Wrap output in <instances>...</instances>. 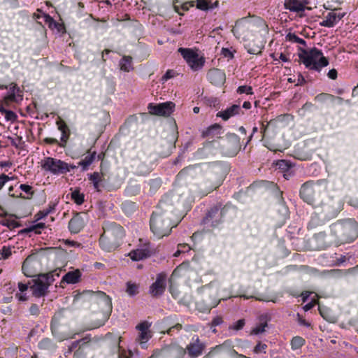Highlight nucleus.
<instances>
[{
	"label": "nucleus",
	"mask_w": 358,
	"mask_h": 358,
	"mask_svg": "<svg viewBox=\"0 0 358 358\" xmlns=\"http://www.w3.org/2000/svg\"><path fill=\"white\" fill-rule=\"evenodd\" d=\"M13 248L4 245L0 250V259H7L12 255Z\"/></svg>",
	"instance_id": "72a5a7b5"
},
{
	"label": "nucleus",
	"mask_w": 358,
	"mask_h": 358,
	"mask_svg": "<svg viewBox=\"0 0 358 358\" xmlns=\"http://www.w3.org/2000/svg\"><path fill=\"white\" fill-rule=\"evenodd\" d=\"M120 70L124 72L133 71L132 57L131 56H123L119 62Z\"/></svg>",
	"instance_id": "393cba45"
},
{
	"label": "nucleus",
	"mask_w": 358,
	"mask_h": 358,
	"mask_svg": "<svg viewBox=\"0 0 358 358\" xmlns=\"http://www.w3.org/2000/svg\"><path fill=\"white\" fill-rule=\"evenodd\" d=\"M110 52V50H108V49H106L103 51L102 52V59L103 61H106V59H105V55H108Z\"/></svg>",
	"instance_id": "338daca9"
},
{
	"label": "nucleus",
	"mask_w": 358,
	"mask_h": 358,
	"mask_svg": "<svg viewBox=\"0 0 358 358\" xmlns=\"http://www.w3.org/2000/svg\"><path fill=\"white\" fill-rule=\"evenodd\" d=\"M13 222H14L13 221L8 220V219H5V220H3L0 221V224L1 225L6 226V227H13Z\"/></svg>",
	"instance_id": "864d4df0"
},
{
	"label": "nucleus",
	"mask_w": 358,
	"mask_h": 358,
	"mask_svg": "<svg viewBox=\"0 0 358 358\" xmlns=\"http://www.w3.org/2000/svg\"><path fill=\"white\" fill-rule=\"evenodd\" d=\"M245 320L241 319V320H238V321H236V322H234L229 327V329L235 330V331H238V330L242 329L243 328V327L245 326Z\"/></svg>",
	"instance_id": "a19ab883"
},
{
	"label": "nucleus",
	"mask_w": 358,
	"mask_h": 358,
	"mask_svg": "<svg viewBox=\"0 0 358 358\" xmlns=\"http://www.w3.org/2000/svg\"><path fill=\"white\" fill-rule=\"evenodd\" d=\"M251 26H252V24L248 22H237L232 31L238 38L245 39L247 36V35L245 34V31L250 29Z\"/></svg>",
	"instance_id": "412c9836"
},
{
	"label": "nucleus",
	"mask_w": 358,
	"mask_h": 358,
	"mask_svg": "<svg viewBox=\"0 0 358 358\" xmlns=\"http://www.w3.org/2000/svg\"><path fill=\"white\" fill-rule=\"evenodd\" d=\"M8 94L4 96L6 101H17L22 99V95L20 94V90L15 83L8 85Z\"/></svg>",
	"instance_id": "a211bd4d"
},
{
	"label": "nucleus",
	"mask_w": 358,
	"mask_h": 358,
	"mask_svg": "<svg viewBox=\"0 0 358 358\" xmlns=\"http://www.w3.org/2000/svg\"><path fill=\"white\" fill-rule=\"evenodd\" d=\"M273 164L275 169L279 170V171L282 173L283 177L286 180H288L292 176H293V165L289 161L285 159L277 160L274 162Z\"/></svg>",
	"instance_id": "4468645a"
},
{
	"label": "nucleus",
	"mask_w": 358,
	"mask_h": 358,
	"mask_svg": "<svg viewBox=\"0 0 358 358\" xmlns=\"http://www.w3.org/2000/svg\"><path fill=\"white\" fill-rule=\"evenodd\" d=\"M12 165V163L9 161L1 162L0 166L1 167H10Z\"/></svg>",
	"instance_id": "680f3d73"
},
{
	"label": "nucleus",
	"mask_w": 358,
	"mask_h": 358,
	"mask_svg": "<svg viewBox=\"0 0 358 358\" xmlns=\"http://www.w3.org/2000/svg\"><path fill=\"white\" fill-rule=\"evenodd\" d=\"M243 107L245 109H250L251 108V103L250 101H245L243 104Z\"/></svg>",
	"instance_id": "0e129e2a"
},
{
	"label": "nucleus",
	"mask_w": 358,
	"mask_h": 358,
	"mask_svg": "<svg viewBox=\"0 0 358 358\" xmlns=\"http://www.w3.org/2000/svg\"><path fill=\"white\" fill-rule=\"evenodd\" d=\"M228 208L222 203H217L210 208L202 219V224L210 227H216L222 222Z\"/></svg>",
	"instance_id": "423d86ee"
},
{
	"label": "nucleus",
	"mask_w": 358,
	"mask_h": 358,
	"mask_svg": "<svg viewBox=\"0 0 358 358\" xmlns=\"http://www.w3.org/2000/svg\"><path fill=\"white\" fill-rule=\"evenodd\" d=\"M150 327V324L146 321L142 322L136 326V329L140 331L139 340L142 343H146L151 338Z\"/></svg>",
	"instance_id": "aec40b11"
},
{
	"label": "nucleus",
	"mask_w": 358,
	"mask_h": 358,
	"mask_svg": "<svg viewBox=\"0 0 358 358\" xmlns=\"http://www.w3.org/2000/svg\"><path fill=\"white\" fill-rule=\"evenodd\" d=\"M217 6V1L215 3V5L211 3V0H197L196 1V8L202 10H207L209 8H213Z\"/></svg>",
	"instance_id": "c85d7f7f"
},
{
	"label": "nucleus",
	"mask_w": 358,
	"mask_h": 358,
	"mask_svg": "<svg viewBox=\"0 0 358 358\" xmlns=\"http://www.w3.org/2000/svg\"><path fill=\"white\" fill-rule=\"evenodd\" d=\"M222 127L214 124L202 131L201 136L204 138L212 139L220 138L222 134Z\"/></svg>",
	"instance_id": "6ab92c4d"
},
{
	"label": "nucleus",
	"mask_w": 358,
	"mask_h": 358,
	"mask_svg": "<svg viewBox=\"0 0 358 358\" xmlns=\"http://www.w3.org/2000/svg\"><path fill=\"white\" fill-rule=\"evenodd\" d=\"M311 294H312L311 292H306L303 293L302 294L303 301L306 302Z\"/></svg>",
	"instance_id": "e2e57ef3"
},
{
	"label": "nucleus",
	"mask_w": 358,
	"mask_h": 358,
	"mask_svg": "<svg viewBox=\"0 0 358 358\" xmlns=\"http://www.w3.org/2000/svg\"><path fill=\"white\" fill-rule=\"evenodd\" d=\"M14 180V177H9L6 174H1L0 176V190L2 189L6 182Z\"/></svg>",
	"instance_id": "37998d69"
},
{
	"label": "nucleus",
	"mask_w": 358,
	"mask_h": 358,
	"mask_svg": "<svg viewBox=\"0 0 358 358\" xmlns=\"http://www.w3.org/2000/svg\"><path fill=\"white\" fill-rule=\"evenodd\" d=\"M43 15H48V14L43 13L41 10L38 9L34 13V18L37 21V22L40 24H42L43 23H46V19Z\"/></svg>",
	"instance_id": "f704fd0d"
},
{
	"label": "nucleus",
	"mask_w": 358,
	"mask_h": 358,
	"mask_svg": "<svg viewBox=\"0 0 358 358\" xmlns=\"http://www.w3.org/2000/svg\"><path fill=\"white\" fill-rule=\"evenodd\" d=\"M299 58L307 69L317 72L329 65L328 59L316 48L310 50L301 49Z\"/></svg>",
	"instance_id": "f03ea898"
},
{
	"label": "nucleus",
	"mask_w": 358,
	"mask_h": 358,
	"mask_svg": "<svg viewBox=\"0 0 358 358\" xmlns=\"http://www.w3.org/2000/svg\"><path fill=\"white\" fill-rule=\"evenodd\" d=\"M18 288L20 292H24L28 289V285L27 284H24L22 282L18 283Z\"/></svg>",
	"instance_id": "13d9d810"
},
{
	"label": "nucleus",
	"mask_w": 358,
	"mask_h": 358,
	"mask_svg": "<svg viewBox=\"0 0 358 358\" xmlns=\"http://www.w3.org/2000/svg\"><path fill=\"white\" fill-rule=\"evenodd\" d=\"M328 77L332 80H335L337 78V71L336 69H331L328 72Z\"/></svg>",
	"instance_id": "5fc2aeb1"
},
{
	"label": "nucleus",
	"mask_w": 358,
	"mask_h": 358,
	"mask_svg": "<svg viewBox=\"0 0 358 358\" xmlns=\"http://www.w3.org/2000/svg\"><path fill=\"white\" fill-rule=\"evenodd\" d=\"M279 59L283 62H289L290 61V59L289 57V56L283 54V53H281L280 55V57H279Z\"/></svg>",
	"instance_id": "bf43d9fd"
},
{
	"label": "nucleus",
	"mask_w": 358,
	"mask_h": 358,
	"mask_svg": "<svg viewBox=\"0 0 358 358\" xmlns=\"http://www.w3.org/2000/svg\"><path fill=\"white\" fill-rule=\"evenodd\" d=\"M205 348V343L200 341L198 336H194L186 346L185 350L191 358H196L202 355Z\"/></svg>",
	"instance_id": "ddd939ff"
},
{
	"label": "nucleus",
	"mask_w": 358,
	"mask_h": 358,
	"mask_svg": "<svg viewBox=\"0 0 358 358\" xmlns=\"http://www.w3.org/2000/svg\"><path fill=\"white\" fill-rule=\"evenodd\" d=\"M181 329H182V325L180 324H177L173 326L172 327H171L168 330L167 333L169 334H171L172 332L174 331L175 329L177 330V331H180Z\"/></svg>",
	"instance_id": "6e6d98bb"
},
{
	"label": "nucleus",
	"mask_w": 358,
	"mask_h": 358,
	"mask_svg": "<svg viewBox=\"0 0 358 358\" xmlns=\"http://www.w3.org/2000/svg\"><path fill=\"white\" fill-rule=\"evenodd\" d=\"M153 252L150 241L140 238L138 247L132 250L128 256L132 261L138 262L150 257Z\"/></svg>",
	"instance_id": "1a4fd4ad"
},
{
	"label": "nucleus",
	"mask_w": 358,
	"mask_h": 358,
	"mask_svg": "<svg viewBox=\"0 0 358 358\" xmlns=\"http://www.w3.org/2000/svg\"><path fill=\"white\" fill-rule=\"evenodd\" d=\"M43 16L46 19L45 24H48V27L51 30H52V31L56 30L58 33L63 31V30L64 29V27L62 24L55 21L54 19L52 17H51L50 15H43Z\"/></svg>",
	"instance_id": "bb28decb"
},
{
	"label": "nucleus",
	"mask_w": 358,
	"mask_h": 358,
	"mask_svg": "<svg viewBox=\"0 0 358 358\" xmlns=\"http://www.w3.org/2000/svg\"><path fill=\"white\" fill-rule=\"evenodd\" d=\"M5 118L7 121L15 122L16 121L17 116V115L12 110H6L3 113Z\"/></svg>",
	"instance_id": "ea45409f"
},
{
	"label": "nucleus",
	"mask_w": 358,
	"mask_h": 358,
	"mask_svg": "<svg viewBox=\"0 0 358 358\" xmlns=\"http://www.w3.org/2000/svg\"><path fill=\"white\" fill-rule=\"evenodd\" d=\"M238 94H253V90L251 86L248 85H241L239 86L236 90Z\"/></svg>",
	"instance_id": "e433bc0d"
},
{
	"label": "nucleus",
	"mask_w": 358,
	"mask_h": 358,
	"mask_svg": "<svg viewBox=\"0 0 358 358\" xmlns=\"http://www.w3.org/2000/svg\"><path fill=\"white\" fill-rule=\"evenodd\" d=\"M310 3V0H285V8L292 12H303L306 6Z\"/></svg>",
	"instance_id": "dca6fc26"
},
{
	"label": "nucleus",
	"mask_w": 358,
	"mask_h": 358,
	"mask_svg": "<svg viewBox=\"0 0 358 358\" xmlns=\"http://www.w3.org/2000/svg\"><path fill=\"white\" fill-rule=\"evenodd\" d=\"M71 199L77 205H82L85 201V194L79 188L71 189Z\"/></svg>",
	"instance_id": "a878e982"
},
{
	"label": "nucleus",
	"mask_w": 358,
	"mask_h": 358,
	"mask_svg": "<svg viewBox=\"0 0 358 358\" xmlns=\"http://www.w3.org/2000/svg\"><path fill=\"white\" fill-rule=\"evenodd\" d=\"M120 237H103L100 238V243L104 250H110L115 248L117 240Z\"/></svg>",
	"instance_id": "b1692460"
},
{
	"label": "nucleus",
	"mask_w": 358,
	"mask_h": 358,
	"mask_svg": "<svg viewBox=\"0 0 358 358\" xmlns=\"http://www.w3.org/2000/svg\"><path fill=\"white\" fill-rule=\"evenodd\" d=\"M138 285L136 284L131 282L127 284V292L131 296H134L138 293Z\"/></svg>",
	"instance_id": "4c0bfd02"
},
{
	"label": "nucleus",
	"mask_w": 358,
	"mask_h": 358,
	"mask_svg": "<svg viewBox=\"0 0 358 358\" xmlns=\"http://www.w3.org/2000/svg\"><path fill=\"white\" fill-rule=\"evenodd\" d=\"M306 343L303 338L301 336H294L291 341V347L293 350L300 349Z\"/></svg>",
	"instance_id": "2f4dec72"
},
{
	"label": "nucleus",
	"mask_w": 358,
	"mask_h": 358,
	"mask_svg": "<svg viewBox=\"0 0 358 358\" xmlns=\"http://www.w3.org/2000/svg\"><path fill=\"white\" fill-rule=\"evenodd\" d=\"M175 109V103L167 101L161 103H150L148 106V113L152 115L169 116Z\"/></svg>",
	"instance_id": "9b49d317"
},
{
	"label": "nucleus",
	"mask_w": 358,
	"mask_h": 358,
	"mask_svg": "<svg viewBox=\"0 0 358 358\" xmlns=\"http://www.w3.org/2000/svg\"><path fill=\"white\" fill-rule=\"evenodd\" d=\"M345 15V13L333 10L327 14L325 19L320 22V25L325 27H333Z\"/></svg>",
	"instance_id": "2eb2a0df"
},
{
	"label": "nucleus",
	"mask_w": 358,
	"mask_h": 358,
	"mask_svg": "<svg viewBox=\"0 0 358 358\" xmlns=\"http://www.w3.org/2000/svg\"><path fill=\"white\" fill-rule=\"evenodd\" d=\"M166 287V274L160 273L157 275L155 281L150 286L149 293L154 297L163 294Z\"/></svg>",
	"instance_id": "f8f14e48"
},
{
	"label": "nucleus",
	"mask_w": 358,
	"mask_h": 358,
	"mask_svg": "<svg viewBox=\"0 0 358 358\" xmlns=\"http://www.w3.org/2000/svg\"><path fill=\"white\" fill-rule=\"evenodd\" d=\"M297 317H298V322H299V324H301L302 326H305V327H310V324L309 322H306V320L302 316H301L299 314H297Z\"/></svg>",
	"instance_id": "8fccbe9b"
},
{
	"label": "nucleus",
	"mask_w": 358,
	"mask_h": 358,
	"mask_svg": "<svg viewBox=\"0 0 358 358\" xmlns=\"http://www.w3.org/2000/svg\"><path fill=\"white\" fill-rule=\"evenodd\" d=\"M30 313L33 315H38L40 310L39 307L36 304H32L29 308Z\"/></svg>",
	"instance_id": "de8ad7c7"
},
{
	"label": "nucleus",
	"mask_w": 358,
	"mask_h": 358,
	"mask_svg": "<svg viewBox=\"0 0 358 358\" xmlns=\"http://www.w3.org/2000/svg\"><path fill=\"white\" fill-rule=\"evenodd\" d=\"M327 192V183L325 180H309L301 185L300 196L313 207H320L324 204Z\"/></svg>",
	"instance_id": "f257e3e1"
},
{
	"label": "nucleus",
	"mask_w": 358,
	"mask_h": 358,
	"mask_svg": "<svg viewBox=\"0 0 358 358\" xmlns=\"http://www.w3.org/2000/svg\"><path fill=\"white\" fill-rule=\"evenodd\" d=\"M15 296L20 301H25L27 300V296L24 292H20V293L16 294Z\"/></svg>",
	"instance_id": "603ef678"
},
{
	"label": "nucleus",
	"mask_w": 358,
	"mask_h": 358,
	"mask_svg": "<svg viewBox=\"0 0 358 358\" xmlns=\"http://www.w3.org/2000/svg\"><path fill=\"white\" fill-rule=\"evenodd\" d=\"M240 110V106L238 105L234 104L229 108H227L224 110H222L217 113V116L226 121L230 117L238 114Z\"/></svg>",
	"instance_id": "4be33fe9"
},
{
	"label": "nucleus",
	"mask_w": 358,
	"mask_h": 358,
	"mask_svg": "<svg viewBox=\"0 0 358 358\" xmlns=\"http://www.w3.org/2000/svg\"><path fill=\"white\" fill-rule=\"evenodd\" d=\"M173 226L167 213L157 210L152 213L150 220V229L159 238L168 236Z\"/></svg>",
	"instance_id": "20e7f679"
},
{
	"label": "nucleus",
	"mask_w": 358,
	"mask_h": 358,
	"mask_svg": "<svg viewBox=\"0 0 358 358\" xmlns=\"http://www.w3.org/2000/svg\"><path fill=\"white\" fill-rule=\"evenodd\" d=\"M20 188L22 191L24 192L27 194H32L31 189L32 187L27 184H21Z\"/></svg>",
	"instance_id": "09e8293b"
},
{
	"label": "nucleus",
	"mask_w": 358,
	"mask_h": 358,
	"mask_svg": "<svg viewBox=\"0 0 358 358\" xmlns=\"http://www.w3.org/2000/svg\"><path fill=\"white\" fill-rule=\"evenodd\" d=\"M96 152L95 151L90 152L89 155L85 157V158L80 161V165L83 168L86 169L92 164L96 158Z\"/></svg>",
	"instance_id": "7c9ffc66"
},
{
	"label": "nucleus",
	"mask_w": 358,
	"mask_h": 358,
	"mask_svg": "<svg viewBox=\"0 0 358 358\" xmlns=\"http://www.w3.org/2000/svg\"><path fill=\"white\" fill-rule=\"evenodd\" d=\"M267 326L268 324L266 321L262 322L251 330L250 334L259 335L260 334H262L266 331V327Z\"/></svg>",
	"instance_id": "473e14b6"
},
{
	"label": "nucleus",
	"mask_w": 358,
	"mask_h": 358,
	"mask_svg": "<svg viewBox=\"0 0 358 358\" xmlns=\"http://www.w3.org/2000/svg\"><path fill=\"white\" fill-rule=\"evenodd\" d=\"M335 231L340 241L352 242L358 237V222L354 220L342 221L335 225Z\"/></svg>",
	"instance_id": "39448f33"
},
{
	"label": "nucleus",
	"mask_w": 358,
	"mask_h": 358,
	"mask_svg": "<svg viewBox=\"0 0 358 358\" xmlns=\"http://www.w3.org/2000/svg\"><path fill=\"white\" fill-rule=\"evenodd\" d=\"M208 78L210 82L215 85H222L226 80L224 72L217 69H210L208 73Z\"/></svg>",
	"instance_id": "f3484780"
},
{
	"label": "nucleus",
	"mask_w": 358,
	"mask_h": 358,
	"mask_svg": "<svg viewBox=\"0 0 358 358\" xmlns=\"http://www.w3.org/2000/svg\"><path fill=\"white\" fill-rule=\"evenodd\" d=\"M222 52L225 57L229 56L232 57L233 56L232 53L227 48H222Z\"/></svg>",
	"instance_id": "052dcab7"
},
{
	"label": "nucleus",
	"mask_w": 358,
	"mask_h": 358,
	"mask_svg": "<svg viewBox=\"0 0 358 358\" xmlns=\"http://www.w3.org/2000/svg\"><path fill=\"white\" fill-rule=\"evenodd\" d=\"M220 348V345H217V346H215V348H213L210 350V352H208V355H209V356H210V355H211L214 352V351H215L216 350H219Z\"/></svg>",
	"instance_id": "69168bd1"
},
{
	"label": "nucleus",
	"mask_w": 358,
	"mask_h": 358,
	"mask_svg": "<svg viewBox=\"0 0 358 358\" xmlns=\"http://www.w3.org/2000/svg\"><path fill=\"white\" fill-rule=\"evenodd\" d=\"M54 281V272L38 275L36 279L33 280V285L30 287L32 294L38 298L44 296L48 292L49 286Z\"/></svg>",
	"instance_id": "6e6552de"
},
{
	"label": "nucleus",
	"mask_w": 358,
	"mask_h": 358,
	"mask_svg": "<svg viewBox=\"0 0 358 358\" xmlns=\"http://www.w3.org/2000/svg\"><path fill=\"white\" fill-rule=\"evenodd\" d=\"M55 210V204H49L46 208H43L41 210H39L37 213L34 215V224L33 225L25 229L27 232L34 231L36 234H41V231L44 229L46 227V224L45 222H40V220L46 217L49 214L54 212Z\"/></svg>",
	"instance_id": "9d476101"
},
{
	"label": "nucleus",
	"mask_w": 358,
	"mask_h": 358,
	"mask_svg": "<svg viewBox=\"0 0 358 358\" xmlns=\"http://www.w3.org/2000/svg\"><path fill=\"white\" fill-rule=\"evenodd\" d=\"M45 141L50 144L55 143L57 142V140L53 138H46Z\"/></svg>",
	"instance_id": "774afa93"
},
{
	"label": "nucleus",
	"mask_w": 358,
	"mask_h": 358,
	"mask_svg": "<svg viewBox=\"0 0 358 358\" xmlns=\"http://www.w3.org/2000/svg\"><path fill=\"white\" fill-rule=\"evenodd\" d=\"M38 167L45 173L53 176L66 174L76 168V166L52 157H44L38 162Z\"/></svg>",
	"instance_id": "7ed1b4c3"
},
{
	"label": "nucleus",
	"mask_w": 358,
	"mask_h": 358,
	"mask_svg": "<svg viewBox=\"0 0 358 358\" xmlns=\"http://www.w3.org/2000/svg\"><path fill=\"white\" fill-rule=\"evenodd\" d=\"M317 303H318V296L317 294H315L313 298H312L311 301L306 303L303 306V308L305 311H308L310 309H312Z\"/></svg>",
	"instance_id": "58836bf2"
},
{
	"label": "nucleus",
	"mask_w": 358,
	"mask_h": 358,
	"mask_svg": "<svg viewBox=\"0 0 358 358\" xmlns=\"http://www.w3.org/2000/svg\"><path fill=\"white\" fill-rule=\"evenodd\" d=\"M81 277V272L79 269L69 271L62 277V281L67 284H76L79 282Z\"/></svg>",
	"instance_id": "5701e85b"
},
{
	"label": "nucleus",
	"mask_w": 358,
	"mask_h": 358,
	"mask_svg": "<svg viewBox=\"0 0 358 358\" xmlns=\"http://www.w3.org/2000/svg\"><path fill=\"white\" fill-rule=\"evenodd\" d=\"M175 76V72L173 70H168L165 74L162 76V80L163 82H166V80H168L170 78H173Z\"/></svg>",
	"instance_id": "a18cd8bd"
},
{
	"label": "nucleus",
	"mask_w": 358,
	"mask_h": 358,
	"mask_svg": "<svg viewBox=\"0 0 358 358\" xmlns=\"http://www.w3.org/2000/svg\"><path fill=\"white\" fill-rule=\"evenodd\" d=\"M178 51L193 71H200L204 66L206 59L203 55L199 54L197 49L180 48Z\"/></svg>",
	"instance_id": "0eeeda50"
},
{
	"label": "nucleus",
	"mask_w": 358,
	"mask_h": 358,
	"mask_svg": "<svg viewBox=\"0 0 358 358\" xmlns=\"http://www.w3.org/2000/svg\"><path fill=\"white\" fill-rule=\"evenodd\" d=\"M90 180L92 182L94 188L96 192L101 191V183L103 180V176L98 172H94L89 177Z\"/></svg>",
	"instance_id": "cd10ccee"
},
{
	"label": "nucleus",
	"mask_w": 358,
	"mask_h": 358,
	"mask_svg": "<svg viewBox=\"0 0 358 358\" xmlns=\"http://www.w3.org/2000/svg\"><path fill=\"white\" fill-rule=\"evenodd\" d=\"M81 221L78 218H72L69 223V228L73 233H78L82 229Z\"/></svg>",
	"instance_id": "c756f323"
},
{
	"label": "nucleus",
	"mask_w": 358,
	"mask_h": 358,
	"mask_svg": "<svg viewBox=\"0 0 358 358\" xmlns=\"http://www.w3.org/2000/svg\"><path fill=\"white\" fill-rule=\"evenodd\" d=\"M287 38L290 41L296 42L298 43L303 44V45L306 43V41L303 38H301L298 37L297 36H296L295 34H287Z\"/></svg>",
	"instance_id": "79ce46f5"
},
{
	"label": "nucleus",
	"mask_w": 358,
	"mask_h": 358,
	"mask_svg": "<svg viewBox=\"0 0 358 358\" xmlns=\"http://www.w3.org/2000/svg\"><path fill=\"white\" fill-rule=\"evenodd\" d=\"M268 346L266 344L259 342L254 348L253 352L255 354H266Z\"/></svg>",
	"instance_id": "c9c22d12"
},
{
	"label": "nucleus",
	"mask_w": 358,
	"mask_h": 358,
	"mask_svg": "<svg viewBox=\"0 0 358 358\" xmlns=\"http://www.w3.org/2000/svg\"><path fill=\"white\" fill-rule=\"evenodd\" d=\"M31 258L29 257H27L23 262L22 264V268L24 273V274L27 275V276H30L31 275L28 273H27V268L30 266L31 264Z\"/></svg>",
	"instance_id": "c03bdc74"
},
{
	"label": "nucleus",
	"mask_w": 358,
	"mask_h": 358,
	"mask_svg": "<svg viewBox=\"0 0 358 358\" xmlns=\"http://www.w3.org/2000/svg\"><path fill=\"white\" fill-rule=\"evenodd\" d=\"M182 250L178 249L175 253L174 257H178L181 252L187 251L189 250V246L187 245H185L182 246Z\"/></svg>",
	"instance_id": "4d7b16f0"
},
{
	"label": "nucleus",
	"mask_w": 358,
	"mask_h": 358,
	"mask_svg": "<svg viewBox=\"0 0 358 358\" xmlns=\"http://www.w3.org/2000/svg\"><path fill=\"white\" fill-rule=\"evenodd\" d=\"M58 129L62 132L63 136L65 135L66 132L68 131V127L64 122L58 123Z\"/></svg>",
	"instance_id": "3c124183"
},
{
	"label": "nucleus",
	"mask_w": 358,
	"mask_h": 358,
	"mask_svg": "<svg viewBox=\"0 0 358 358\" xmlns=\"http://www.w3.org/2000/svg\"><path fill=\"white\" fill-rule=\"evenodd\" d=\"M222 317L220 316H216L214 317L211 322V328L215 327L222 323Z\"/></svg>",
	"instance_id": "49530a36"
}]
</instances>
